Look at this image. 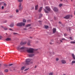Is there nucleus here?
<instances>
[{"mask_svg":"<svg viewBox=\"0 0 75 75\" xmlns=\"http://www.w3.org/2000/svg\"><path fill=\"white\" fill-rule=\"evenodd\" d=\"M34 49L31 48H30L26 50V51L28 53H33L34 52Z\"/></svg>","mask_w":75,"mask_h":75,"instance_id":"obj_1","label":"nucleus"},{"mask_svg":"<svg viewBox=\"0 0 75 75\" xmlns=\"http://www.w3.org/2000/svg\"><path fill=\"white\" fill-rule=\"evenodd\" d=\"M70 17H72V15H68L66 16L65 17H64V18H65V19H68L70 18Z\"/></svg>","mask_w":75,"mask_h":75,"instance_id":"obj_2","label":"nucleus"},{"mask_svg":"<svg viewBox=\"0 0 75 75\" xmlns=\"http://www.w3.org/2000/svg\"><path fill=\"white\" fill-rule=\"evenodd\" d=\"M30 61H31V59H26V65H29V62H30Z\"/></svg>","mask_w":75,"mask_h":75,"instance_id":"obj_3","label":"nucleus"},{"mask_svg":"<svg viewBox=\"0 0 75 75\" xmlns=\"http://www.w3.org/2000/svg\"><path fill=\"white\" fill-rule=\"evenodd\" d=\"M53 10L55 12H58V9L57 7H54L53 8Z\"/></svg>","mask_w":75,"mask_h":75,"instance_id":"obj_4","label":"nucleus"},{"mask_svg":"<svg viewBox=\"0 0 75 75\" xmlns=\"http://www.w3.org/2000/svg\"><path fill=\"white\" fill-rule=\"evenodd\" d=\"M45 8L47 10V11H51V9L49 6L46 7Z\"/></svg>","mask_w":75,"mask_h":75,"instance_id":"obj_5","label":"nucleus"},{"mask_svg":"<svg viewBox=\"0 0 75 75\" xmlns=\"http://www.w3.org/2000/svg\"><path fill=\"white\" fill-rule=\"evenodd\" d=\"M21 6V3H20V5H19V11H20L23 10V7H20Z\"/></svg>","mask_w":75,"mask_h":75,"instance_id":"obj_6","label":"nucleus"},{"mask_svg":"<svg viewBox=\"0 0 75 75\" xmlns=\"http://www.w3.org/2000/svg\"><path fill=\"white\" fill-rule=\"evenodd\" d=\"M25 25V23H19V26H22V25Z\"/></svg>","mask_w":75,"mask_h":75,"instance_id":"obj_7","label":"nucleus"},{"mask_svg":"<svg viewBox=\"0 0 75 75\" xmlns=\"http://www.w3.org/2000/svg\"><path fill=\"white\" fill-rule=\"evenodd\" d=\"M61 61L62 64H66V61L64 59L62 60Z\"/></svg>","mask_w":75,"mask_h":75,"instance_id":"obj_8","label":"nucleus"},{"mask_svg":"<svg viewBox=\"0 0 75 75\" xmlns=\"http://www.w3.org/2000/svg\"><path fill=\"white\" fill-rule=\"evenodd\" d=\"M27 43V42L25 41L24 42H21V45H25Z\"/></svg>","mask_w":75,"mask_h":75,"instance_id":"obj_9","label":"nucleus"},{"mask_svg":"<svg viewBox=\"0 0 75 75\" xmlns=\"http://www.w3.org/2000/svg\"><path fill=\"white\" fill-rule=\"evenodd\" d=\"M11 40V38H7L6 39H5V40L6 41H10Z\"/></svg>","mask_w":75,"mask_h":75,"instance_id":"obj_10","label":"nucleus"},{"mask_svg":"<svg viewBox=\"0 0 75 75\" xmlns=\"http://www.w3.org/2000/svg\"><path fill=\"white\" fill-rule=\"evenodd\" d=\"M72 57H73V58L74 59V60H75V56L74 54H71Z\"/></svg>","mask_w":75,"mask_h":75,"instance_id":"obj_11","label":"nucleus"},{"mask_svg":"<svg viewBox=\"0 0 75 75\" xmlns=\"http://www.w3.org/2000/svg\"><path fill=\"white\" fill-rule=\"evenodd\" d=\"M63 40H65V41H67V40L65 39V38H63L62 39V40H60V42H62V41H63Z\"/></svg>","mask_w":75,"mask_h":75,"instance_id":"obj_12","label":"nucleus"},{"mask_svg":"<svg viewBox=\"0 0 75 75\" xmlns=\"http://www.w3.org/2000/svg\"><path fill=\"white\" fill-rule=\"evenodd\" d=\"M56 29L55 28H53V33H55L56 32Z\"/></svg>","mask_w":75,"mask_h":75,"instance_id":"obj_13","label":"nucleus"},{"mask_svg":"<svg viewBox=\"0 0 75 75\" xmlns=\"http://www.w3.org/2000/svg\"><path fill=\"white\" fill-rule=\"evenodd\" d=\"M14 26V23H13L11 24L9 26L10 27H13Z\"/></svg>","mask_w":75,"mask_h":75,"instance_id":"obj_14","label":"nucleus"},{"mask_svg":"<svg viewBox=\"0 0 75 75\" xmlns=\"http://www.w3.org/2000/svg\"><path fill=\"white\" fill-rule=\"evenodd\" d=\"M34 54H31L29 55V56L30 57H33V56H34Z\"/></svg>","mask_w":75,"mask_h":75,"instance_id":"obj_15","label":"nucleus"},{"mask_svg":"<svg viewBox=\"0 0 75 75\" xmlns=\"http://www.w3.org/2000/svg\"><path fill=\"white\" fill-rule=\"evenodd\" d=\"M73 64H75V60H73L71 62V65H73Z\"/></svg>","mask_w":75,"mask_h":75,"instance_id":"obj_16","label":"nucleus"},{"mask_svg":"<svg viewBox=\"0 0 75 75\" xmlns=\"http://www.w3.org/2000/svg\"><path fill=\"white\" fill-rule=\"evenodd\" d=\"M26 49V48L25 47H23L20 48V50H25Z\"/></svg>","mask_w":75,"mask_h":75,"instance_id":"obj_17","label":"nucleus"},{"mask_svg":"<svg viewBox=\"0 0 75 75\" xmlns=\"http://www.w3.org/2000/svg\"><path fill=\"white\" fill-rule=\"evenodd\" d=\"M42 7H41L40 8V9L39 10V12H41V11H42Z\"/></svg>","mask_w":75,"mask_h":75,"instance_id":"obj_18","label":"nucleus"},{"mask_svg":"<svg viewBox=\"0 0 75 75\" xmlns=\"http://www.w3.org/2000/svg\"><path fill=\"white\" fill-rule=\"evenodd\" d=\"M38 5H36L35 6V10H37L38 9Z\"/></svg>","mask_w":75,"mask_h":75,"instance_id":"obj_19","label":"nucleus"},{"mask_svg":"<svg viewBox=\"0 0 75 75\" xmlns=\"http://www.w3.org/2000/svg\"><path fill=\"white\" fill-rule=\"evenodd\" d=\"M25 68V66H24L23 67H22V68H21V70H23Z\"/></svg>","mask_w":75,"mask_h":75,"instance_id":"obj_20","label":"nucleus"},{"mask_svg":"<svg viewBox=\"0 0 75 75\" xmlns=\"http://www.w3.org/2000/svg\"><path fill=\"white\" fill-rule=\"evenodd\" d=\"M44 11L46 13H48V11L46 10L45 9H44Z\"/></svg>","mask_w":75,"mask_h":75,"instance_id":"obj_21","label":"nucleus"},{"mask_svg":"<svg viewBox=\"0 0 75 75\" xmlns=\"http://www.w3.org/2000/svg\"><path fill=\"white\" fill-rule=\"evenodd\" d=\"M4 72H8V70L7 69H6L4 70Z\"/></svg>","mask_w":75,"mask_h":75,"instance_id":"obj_22","label":"nucleus"},{"mask_svg":"<svg viewBox=\"0 0 75 75\" xmlns=\"http://www.w3.org/2000/svg\"><path fill=\"white\" fill-rule=\"evenodd\" d=\"M31 26V24H29L28 25H27L26 26V27H30V26Z\"/></svg>","mask_w":75,"mask_h":75,"instance_id":"obj_23","label":"nucleus"},{"mask_svg":"<svg viewBox=\"0 0 75 75\" xmlns=\"http://www.w3.org/2000/svg\"><path fill=\"white\" fill-rule=\"evenodd\" d=\"M4 30H7L8 28L6 27H4Z\"/></svg>","mask_w":75,"mask_h":75,"instance_id":"obj_24","label":"nucleus"},{"mask_svg":"<svg viewBox=\"0 0 75 75\" xmlns=\"http://www.w3.org/2000/svg\"><path fill=\"white\" fill-rule=\"evenodd\" d=\"M23 21L24 23H26V20L25 19H23Z\"/></svg>","mask_w":75,"mask_h":75,"instance_id":"obj_25","label":"nucleus"},{"mask_svg":"<svg viewBox=\"0 0 75 75\" xmlns=\"http://www.w3.org/2000/svg\"><path fill=\"white\" fill-rule=\"evenodd\" d=\"M45 28H46V29H47V28H48V26H47V25L45 26Z\"/></svg>","mask_w":75,"mask_h":75,"instance_id":"obj_26","label":"nucleus"},{"mask_svg":"<svg viewBox=\"0 0 75 75\" xmlns=\"http://www.w3.org/2000/svg\"><path fill=\"white\" fill-rule=\"evenodd\" d=\"M71 44H75V42H70Z\"/></svg>","mask_w":75,"mask_h":75,"instance_id":"obj_27","label":"nucleus"},{"mask_svg":"<svg viewBox=\"0 0 75 75\" xmlns=\"http://www.w3.org/2000/svg\"><path fill=\"white\" fill-rule=\"evenodd\" d=\"M13 64H9V65H8V67H10V66H12V65H13Z\"/></svg>","mask_w":75,"mask_h":75,"instance_id":"obj_28","label":"nucleus"},{"mask_svg":"<svg viewBox=\"0 0 75 75\" xmlns=\"http://www.w3.org/2000/svg\"><path fill=\"white\" fill-rule=\"evenodd\" d=\"M62 6V4H59V7H61Z\"/></svg>","mask_w":75,"mask_h":75,"instance_id":"obj_29","label":"nucleus"},{"mask_svg":"<svg viewBox=\"0 0 75 75\" xmlns=\"http://www.w3.org/2000/svg\"><path fill=\"white\" fill-rule=\"evenodd\" d=\"M40 16L39 17V18H41V17H42V14H40Z\"/></svg>","mask_w":75,"mask_h":75,"instance_id":"obj_30","label":"nucleus"},{"mask_svg":"<svg viewBox=\"0 0 75 75\" xmlns=\"http://www.w3.org/2000/svg\"><path fill=\"white\" fill-rule=\"evenodd\" d=\"M53 74H54V73H53V72H51L50 73L49 75H53Z\"/></svg>","mask_w":75,"mask_h":75,"instance_id":"obj_31","label":"nucleus"},{"mask_svg":"<svg viewBox=\"0 0 75 75\" xmlns=\"http://www.w3.org/2000/svg\"><path fill=\"white\" fill-rule=\"evenodd\" d=\"M4 66L5 67H6V68H7V67H8V66L6 64H5L4 65Z\"/></svg>","mask_w":75,"mask_h":75,"instance_id":"obj_32","label":"nucleus"},{"mask_svg":"<svg viewBox=\"0 0 75 75\" xmlns=\"http://www.w3.org/2000/svg\"><path fill=\"white\" fill-rule=\"evenodd\" d=\"M59 23L60 24H62V23L61 22V21L59 22Z\"/></svg>","mask_w":75,"mask_h":75,"instance_id":"obj_33","label":"nucleus"},{"mask_svg":"<svg viewBox=\"0 0 75 75\" xmlns=\"http://www.w3.org/2000/svg\"><path fill=\"white\" fill-rule=\"evenodd\" d=\"M17 49L18 50V51H19V46H18L17 47Z\"/></svg>","mask_w":75,"mask_h":75,"instance_id":"obj_34","label":"nucleus"},{"mask_svg":"<svg viewBox=\"0 0 75 75\" xmlns=\"http://www.w3.org/2000/svg\"><path fill=\"white\" fill-rule=\"evenodd\" d=\"M13 34H14V35H16L17 34V33H13Z\"/></svg>","mask_w":75,"mask_h":75,"instance_id":"obj_35","label":"nucleus"},{"mask_svg":"<svg viewBox=\"0 0 75 75\" xmlns=\"http://www.w3.org/2000/svg\"><path fill=\"white\" fill-rule=\"evenodd\" d=\"M19 11H18V9H16V13H18V12Z\"/></svg>","mask_w":75,"mask_h":75,"instance_id":"obj_36","label":"nucleus"},{"mask_svg":"<svg viewBox=\"0 0 75 75\" xmlns=\"http://www.w3.org/2000/svg\"><path fill=\"white\" fill-rule=\"evenodd\" d=\"M28 45H30V42H28Z\"/></svg>","mask_w":75,"mask_h":75,"instance_id":"obj_37","label":"nucleus"},{"mask_svg":"<svg viewBox=\"0 0 75 75\" xmlns=\"http://www.w3.org/2000/svg\"><path fill=\"white\" fill-rule=\"evenodd\" d=\"M23 0H19V2H20L21 3V2H22L23 1Z\"/></svg>","mask_w":75,"mask_h":75,"instance_id":"obj_38","label":"nucleus"},{"mask_svg":"<svg viewBox=\"0 0 75 75\" xmlns=\"http://www.w3.org/2000/svg\"><path fill=\"white\" fill-rule=\"evenodd\" d=\"M56 61H58L59 60V59H58V58H56Z\"/></svg>","mask_w":75,"mask_h":75,"instance_id":"obj_39","label":"nucleus"},{"mask_svg":"<svg viewBox=\"0 0 75 75\" xmlns=\"http://www.w3.org/2000/svg\"><path fill=\"white\" fill-rule=\"evenodd\" d=\"M70 40H72V37H70Z\"/></svg>","mask_w":75,"mask_h":75,"instance_id":"obj_40","label":"nucleus"},{"mask_svg":"<svg viewBox=\"0 0 75 75\" xmlns=\"http://www.w3.org/2000/svg\"><path fill=\"white\" fill-rule=\"evenodd\" d=\"M28 69H29V68L27 69H25V71H27V70H28Z\"/></svg>","mask_w":75,"mask_h":75,"instance_id":"obj_41","label":"nucleus"},{"mask_svg":"<svg viewBox=\"0 0 75 75\" xmlns=\"http://www.w3.org/2000/svg\"><path fill=\"white\" fill-rule=\"evenodd\" d=\"M69 31H71V28H69Z\"/></svg>","mask_w":75,"mask_h":75,"instance_id":"obj_42","label":"nucleus"},{"mask_svg":"<svg viewBox=\"0 0 75 75\" xmlns=\"http://www.w3.org/2000/svg\"><path fill=\"white\" fill-rule=\"evenodd\" d=\"M2 38V36L0 35V40H1Z\"/></svg>","mask_w":75,"mask_h":75,"instance_id":"obj_43","label":"nucleus"},{"mask_svg":"<svg viewBox=\"0 0 75 75\" xmlns=\"http://www.w3.org/2000/svg\"><path fill=\"white\" fill-rule=\"evenodd\" d=\"M1 8L2 9H4V6H2L1 7Z\"/></svg>","mask_w":75,"mask_h":75,"instance_id":"obj_44","label":"nucleus"},{"mask_svg":"<svg viewBox=\"0 0 75 75\" xmlns=\"http://www.w3.org/2000/svg\"><path fill=\"white\" fill-rule=\"evenodd\" d=\"M7 21H4V23H7Z\"/></svg>","mask_w":75,"mask_h":75,"instance_id":"obj_45","label":"nucleus"},{"mask_svg":"<svg viewBox=\"0 0 75 75\" xmlns=\"http://www.w3.org/2000/svg\"><path fill=\"white\" fill-rule=\"evenodd\" d=\"M17 26H19V23L17 24Z\"/></svg>","mask_w":75,"mask_h":75,"instance_id":"obj_46","label":"nucleus"},{"mask_svg":"<svg viewBox=\"0 0 75 75\" xmlns=\"http://www.w3.org/2000/svg\"><path fill=\"white\" fill-rule=\"evenodd\" d=\"M4 6H6V3L4 4Z\"/></svg>","mask_w":75,"mask_h":75,"instance_id":"obj_47","label":"nucleus"},{"mask_svg":"<svg viewBox=\"0 0 75 75\" xmlns=\"http://www.w3.org/2000/svg\"><path fill=\"white\" fill-rule=\"evenodd\" d=\"M64 36H67V34H64Z\"/></svg>","mask_w":75,"mask_h":75,"instance_id":"obj_48","label":"nucleus"},{"mask_svg":"<svg viewBox=\"0 0 75 75\" xmlns=\"http://www.w3.org/2000/svg\"><path fill=\"white\" fill-rule=\"evenodd\" d=\"M9 30H11V31H13V29H9Z\"/></svg>","mask_w":75,"mask_h":75,"instance_id":"obj_49","label":"nucleus"},{"mask_svg":"<svg viewBox=\"0 0 75 75\" xmlns=\"http://www.w3.org/2000/svg\"><path fill=\"white\" fill-rule=\"evenodd\" d=\"M37 68V66H35V68Z\"/></svg>","mask_w":75,"mask_h":75,"instance_id":"obj_50","label":"nucleus"},{"mask_svg":"<svg viewBox=\"0 0 75 75\" xmlns=\"http://www.w3.org/2000/svg\"><path fill=\"white\" fill-rule=\"evenodd\" d=\"M28 22H29V21H30V20H28L27 21Z\"/></svg>","mask_w":75,"mask_h":75,"instance_id":"obj_51","label":"nucleus"},{"mask_svg":"<svg viewBox=\"0 0 75 75\" xmlns=\"http://www.w3.org/2000/svg\"><path fill=\"white\" fill-rule=\"evenodd\" d=\"M1 27H2V28H4V27H3V26H1Z\"/></svg>","mask_w":75,"mask_h":75,"instance_id":"obj_52","label":"nucleus"},{"mask_svg":"<svg viewBox=\"0 0 75 75\" xmlns=\"http://www.w3.org/2000/svg\"><path fill=\"white\" fill-rule=\"evenodd\" d=\"M27 30V29H26V28H25L24 29V30Z\"/></svg>","mask_w":75,"mask_h":75,"instance_id":"obj_53","label":"nucleus"},{"mask_svg":"<svg viewBox=\"0 0 75 75\" xmlns=\"http://www.w3.org/2000/svg\"><path fill=\"white\" fill-rule=\"evenodd\" d=\"M11 37V35H9V36H8V37Z\"/></svg>","mask_w":75,"mask_h":75,"instance_id":"obj_54","label":"nucleus"},{"mask_svg":"<svg viewBox=\"0 0 75 75\" xmlns=\"http://www.w3.org/2000/svg\"><path fill=\"white\" fill-rule=\"evenodd\" d=\"M54 20H55V19H56V18H55V17H54Z\"/></svg>","mask_w":75,"mask_h":75,"instance_id":"obj_55","label":"nucleus"},{"mask_svg":"<svg viewBox=\"0 0 75 75\" xmlns=\"http://www.w3.org/2000/svg\"><path fill=\"white\" fill-rule=\"evenodd\" d=\"M64 1H67V0H64Z\"/></svg>","mask_w":75,"mask_h":75,"instance_id":"obj_56","label":"nucleus"},{"mask_svg":"<svg viewBox=\"0 0 75 75\" xmlns=\"http://www.w3.org/2000/svg\"><path fill=\"white\" fill-rule=\"evenodd\" d=\"M50 44H52V43H50Z\"/></svg>","mask_w":75,"mask_h":75,"instance_id":"obj_57","label":"nucleus"},{"mask_svg":"<svg viewBox=\"0 0 75 75\" xmlns=\"http://www.w3.org/2000/svg\"><path fill=\"white\" fill-rule=\"evenodd\" d=\"M61 1H62V0H60Z\"/></svg>","mask_w":75,"mask_h":75,"instance_id":"obj_58","label":"nucleus"},{"mask_svg":"<svg viewBox=\"0 0 75 75\" xmlns=\"http://www.w3.org/2000/svg\"><path fill=\"white\" fill-rule=\"evenodd\" d=\"M63 75H66L65 74H63Z\"/></svg>","mask_w":75,"mask_h":75,"instance_id":"obj_59","label":"nucleus"},{"mask_svg":"<svg viewBox=\"0 0 75 75\" xmlns=\"http://www.w3.org/2000/svg\"><path fill=\"white\" fill-rule=\"evenodd\" d=\"M67 31H68V29H67Z\"/></svg>","mask_w":75,"mask_h":75,"instance_id":"obj_60","label":"nucleus"},{"mask_svg":"<svg viewBox=\"0 0 75 75\" xmlns=\"http://www.w3.org/2000/svg\"><path fill=\"white\" fill-rule=\"evenodd\" d=\"M6 35H7V33H6Z\"/></svg>","mask_w":75,"mask_h":75,"instance_id":"obj_61","label":"nucleus"},{"mask_svg":"<svg viewBox=\"0 0 75 75\" xmlns=\"http://www.w3.org/2000/svg\"><path fill=\"white\" fill-rule=\"evenodd\" d=\"M30 38H32V37H30Z\"/></svg>","mask_w":75,"mask_h":75,"instance_id":"obj_62","label":"nucleus"},{"mask_svg":"<svg viewBox=\"0 0 75 75\" xmlns=\"http://www.w3.org/2000/svg\"><path fill=\"white\" fill-rule=\"evenodd\" d=\"M18 1H19V0H18Z\"/></svg>","mask_w":75,"mask_h":75,"instance_id":"obj_63","label":"nucleus"},{"mask_svg":"<svg viewBox=\"0 0 75 75\" xmlns=\"http://www.w3.org/2000/svg\"><path fill=\"white\" fill-rule=\"evenodd\" d=\"M1 66V64H0V67Z\"/></svg>","mask_w":75,"mask_h":75,"instance_id":"obj_64","label":"nucleus"}]
</instances>
